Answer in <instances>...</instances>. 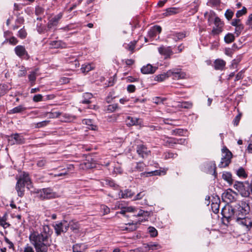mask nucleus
<instances>
[{
  "label": "nucleus",
  "mask_w": 252,
  "mask_h": 252,
  "mask_svg": "<svg viewBox=\"0 0 252 252\" xmlns=\"http://www.w3.org/2000/svg\"><path fill=\"white\" fill-rule=\"evenodd\" d=\"M180 12V9L177 7H170L166 8L164 12L162 13V15L164 17H167L176 14Z\"/></svg>",
  "instance_id": "4be33fe9"
},
{
  "label": "nucleus",
  "mask_w": 252,
  "mask_h": 252,
  "mask_svg": "<svg viewBox=\"0 0 252 252\" xmlns=\"http://www.w3.org/2000/svg\"><path fill=\"white\" fill-rule=\"evenodd\" d=\"M221 214L228 222L235 221L237 217L235 215V208L230 205H226L222 208Z\"/></svg>",
  "instance_id": "20e7f679"
},
{
  "label": "nucleus",
  "mask_w": 252,
  "mask_h": 252,
  "mask_svg": "<svg viewBox=\"0 0 252 252\" xmlns=\"http://www.w3.org/2000/svg\"><path fill=\"white\" fill-rule=\"evenodd\" d=\"M56 233L57 235H60L62 232H66L69 227V224L65 220L56 224L55 226Z\"/></svg>",
  "instance_id": "4468645a"
},
{
  "label": "nucleus",
  "mask_w": 252,
  "mask_h": 252,
  "mask_svg": "<svg viewBox=\"0 0 252 252\" xmlns=\"http://www.w3.org/2000/svg\"><path fill=\"white\" fill-rule=\"evenodd\" d=\"M49 121H44L42 122L37 123L36 125V127L40 128V127L45 126H47L49 124Z\"/></svg>",
  "instance_id": "680f3d73"
},
{
  "label": "nucleus",
  "mask_w": 252,
  "mask_h": 252,
  "mask_svg": "<svg viewBox=\"0 0 252 252\" xmlns=\"http://www.w3.org/2000/svg\"><path fill=\"white\" fill-rule=\"evenodd\" d=\"M156 70V67L152 66L151 64H148L141 68V71L143 74H152L154 73Z\"/></svg>",
  "instance_id": "412c9836"
},
{
  "label": "nucleus",
  "mask_w": 252,
  "mask_h": 252,
  "mask_svg": "<svg viewBox=\"0 0 252 252\" xmlns=\"http://www.w3.org/2000/svg\"><path fill=\"white\" fill-rule=\"evenodd\" d=\"M179 107L185 109H190L192 107V103L189 101H184L178 105Z\"/></svg>",
  "instance_id": "e433bc0d"
},
{
  "label": "nucleus",
  "mask_w": 252,
  "mask_h": 252,
  "mask_svg": "<svg viewBox=\"0 0 252 252\" xmlns=\"http://www.w3.org/2000/svg\"><path fill=\"white\" fill-rule=\"evenodd\" d=\"M83 123L90 126V128H91V129L94 130L96 128V126L92 124V121L90 119L83 120Z\"/></svg>",
  "instance_id": "de8ad7c7"
},
{
  "label": "nucleus",
  "mask_w": 252,
  "mask_h": 252,
  "mask_svg": "<svg viewBox=\"0 0 252 252\" xmlns=\"http://www.w3.org/2000/svg\"><path fill=\"white\" fill-rule=\"evenodd\" d=\"M118 108V104H112L107 106L106 111L109 113H112Z\"/></svg>",
  "instance_id": "ea45409f"
},
{
  "label": "nucleus",
  "mask_w": 252,
  "mask_h": 252,
  "mask_svg": "<svg viewBox=\"0 0 252 252\" xmlns=\"http://www.w3.org/2000/svg\"><path fill=\"white\" fill-rule=\"evenodd\" d=\"M247 13V8L245 7H243L241 10L237 11L236 16L237 18H239L241 16L245 15Z\"/></svg>",
  "instance_id": "5fc2aeb1"
},
{
  "label": "nucleus",
  "mask_w": 252,
  "mask_h": 252,
  "mask_svg": "<svg viewBox=\"0 0 252 252\" xmlns=\"http://www.w3.org/2000/svg\"><path fill=\"white\" fill-rule=\"evenodd\" d=\"M186 36V34L183 32H178L173 34V39L175 41L181 40Z\"/></svg>",
  "instance_id": "58836bf2"
},
{
  "label": "nucleus",
  "mask_w": 252,
  "mask_h": 252,
  "mask_svg": "<svg viewBox=\"0 0 252 252\" xmlns=\"http://www.w3.org/2000/svg\"><path fill=\"white\" fill-rule=\"evenodd\" d=\"M27 35V32L24 29H21L18 32V36L21 39H24Z\"/></svg>",
  "instance_id": "8fccbe9b"
},
{
  "label": "nucleus",
  "mask_w": 252,
  "mask_h": 252,
  "mask_svg": "<svg viewBox=\"0 0 252 252\" xmlns=\"http://www.w3.org/2000/svg\"><path fill=\"white\" fill-rule=\"evenodd\" d=\"M134 193L131 190L126 189L124 191H121L119 193V195L121 196L122 198H126L128 197H131Z\"/></svg>",
  "instance_id": "393cba45"
},
{
  "label": "nucleus",
  "mask_w": 252,
  "mask_h": 252,
  "mask_svg": "<svg viewBox=\"0 0 252 252\" xmlns=\"http://www.w3.org/2000/svg\"><path fill=\"white\" fill-rule=\"evenodd\" d=\"M148 231L152 237H156L158 235V231L156 228L153 227H149L148 228Z\"/></svg>",
  "instance_id": "6e6d98bb"
},
{
  "label": "nucleus",
  "mask_w": 252,
  "mask_h": 252,
  "mask_svg": "<svg viewBox=\"0 0 252 252\" xmlns=\"http://www.w3.org/2000/svg\"><path fill=\"white\" fill-rule=\"evenodd\" d=\"M235 37L232 33H227L224 38L225 42L227 43L232 42L234 40Z\"/></svg>",
  "instance_id": "4c0bfd02"
},
{
  "label": "nucleus",
  "mask_w": 252,
  "mask_h": 252,
  "mask_svg": "<svg viewBox=\"0 0 252 252\" xmlns=\"http://www.w3.org/2000/svg\"><path fill=\"white\" fill-rule=\"evenodd\" d=\"M37 193L41 199H49L55 198L56 194L53 192L50 189H43L39 190Z\"/></svg>",
  "instance_id": "9b49d317"
},
{
  "label": "nucleus",
  "mask_w": 252,
  "mask_h": 252,
  "mask_svg": "<svg viewBox=\"0 0 252 252\" xmlns=\"http://www.w3.org/2000/svg\"><path fill=\"white\" fill-rule=\"evenodd\" d=\"M146 195V192L145 191H142L140 192L139 193H137L136 195L135 196L134 200H140L142 198H143Z\"/></svg>",
  "instance_id": "bf43d9fd"
},
{
  "label": "nucleus",
  "mask_w": 252,
  "mask_h": 252,
  "mask_svg": "<svg viewBox=\"0 0 252 252\" xmlns=\"http://www.w3.org/2000/svg\"><path fill=\"white\" fill-rule=\"evenodd\" d=\"M145 164L143 162L133 163L131 168L132 172H140L144 170Z\"/></svg>",
  "instance_id": "a211bd4d"
},
{
  "label": "nucleus",
  "mask_w": 252,
  "mask_h": 252,
  "mask_svg": "<svg viewBox=\"0 0 252 252\" xmlns=\"http://www.w3.org/2000/svg\"><path fill=\"white\" fill-rule=\"evenodd\" d=\"M8 41L10 44L13 45H15L18 43V40L14 36H12L9 38H6L5 40L4 41L3 43H5Z\"/></svg>",
  "instance_id": "79ce46f5"
},
{
  "label": "nucleus",
  "mask_w": 252,
  "mask_h": 252,
  "mask_svg": "<svg viewBox=\"0 0 252 252\" xmlns=\"http://www.w3.org/2000/svg\"><path fill=\"white\" fill-rule=\"evenodd\" d=\"M234 15L233 12L230 9H227L225 11V16L228 20H230Z\"/></svg>",
  "instance_id": "4d7b16f0"
},
{
  "label": "nucleus",
  "mask_w": 252,
  "mask_h": 252,
  "mask_svg": "<svg viewBox=\"0 0 252 252\" xmlns=\"http://www.w3.org/2000/svg\"><path fill=\"white\" fill-rule=\"evenodd\" d=\"M26 70L24 66H21V69L19 71L18 76L19 77H23L26 75Z\"/></svg>",
  "instance_id": "69168bd1"
},
{
  "label": "nucleus",
  "mask_w": 252,
  "mask_h": 252,
  "mask_svg": "<svg viewBox=\"0 0 252 252\" xmlns=\"http://www.w3.org/2000/svg\"><path fill=\"white\" fill-rule=\"evenodd\" d=\"M208 171L210 173H216V164L213 161H210L207 164Z\"/></svg>",
  "instance_id": "2f4dec72"
},
{
  "label": "nucleus",
  "mask_w": 252,
  "mask_h": 252,
  "mask_svg": "<svg viewBox=\"0 0 252 252\" xmlns=\"http://www.w3.org/2000/svg\"><path fill=\"white\" fill-rule=\"evenodd\" d=\"M169 77L168 71L166 73L159 74L155 77V80L158 82H162Z\"/></svg>",
  "instance_id": "cd10ccee"
},
{
  "label": "nucleus",
  "mask_w": 252,
  "mask_h": 252,
  "mask_svg": "<svg viewBox=\"0 0 252 252\" xmlns=\"http://www.w3.org/2000/svg\"><path fill=\"white\" fill-rule=\"evenodd\" d=\"M101 210L103 213L104 215L107 214L110 212L109 208L104 205L101 206Z\"/></svg>",
  "instance_id": "0e129e2a"
},
{
  "label": "nucleus",
  "mask_w": 252,
  "mask_h": 252,
  "mask_svg": "<svg viewBox=\"0 0 252 252\" xmlns=\"http://www.w3.org/2000/svg\"><path fill=\"white\" fill-rule=\"evenodd\" d=\"M32 99L33 101L35 102L45 100V99H43V96L40 94L34 95Z\"/></svg>",
  "instance_id": "603ef678"
},
{
  "label": "nucleus",
  "mask_w": 252,
  "mask_h": 252,
  "mask_svg": "<svg viewBox=\"0 0 252 252\" xmlns=\"http://www.w3.org/2000/svg\"><path fill=\"white\" fill-rule=\"evenodd\" d=\"M226 63L222 60L217 59L214 62V68L216 70H223L225 66Z\"/></svg>",
  "instance_id": "5701e85b"
},
{
  "label": "nucleus",
  "mask_w": 252,
  "mask_h": 252,
  "mask_svg": "<svg viewBox=\"0 0 252 252\" xmlns=\"http://www.w3.org/2000/svg\"><path fill=\"white\" fill-rule=\"evenodd\" d=\"M63 16V13L60 12L58 14L55 15L54 17L49 19L47 23V28L48 30H51L56 28L58 25L60 20Z\"/></svg>",
  "instance_id": "1a4fd4ad"
},
{
  "label": "nucleus",
  "mask_w": 252,
  "mask_h": 252,
  "mask_svg": "<svg viewBox=\"0 0 252 252\" xmlns=\"http://www.w3.org/2000/svg\"><path fill=\"white\" fill-rule=\"evenodd\" d=\"M212 209H214V210H213L214 212L217 213L219 211V204L217 202L216 203L213 202L212 204Z\"/></svg>",
  "instance_id": "774afa93"
},
{
  "label": "nucleus",
  "mask_w": 252,
  "mask_h": 252,
  "mask_svg": "<svg viewBox=\"0 0 252 252\" xmlns=\"http://www.w3.org/2000/svg\"><path fill=\"white\" fill-rule=\"evenodd\" d=\"M8 143L12 145L14 144H22L25 143V138L23 136L19 133L11 134L8 136Z\"/></svg>",
  "instance_id": "6e6552de"
},
{
  "label": "nucleus",
  "mask_w": 252,
  "mask_h": 252,
  "mask_svg": "<svg viewBox=\"0 0 252 252\" xmlns=\"http://www.w3.org/2000/svg\"><path fill=\"white\" fill-rule=\"evenodd\" d=\"M167 171V168H160L159 170H157L155 171H145L143 173H165Z\"/></svg>",
  "instance_id": "09e8293b"
},
{
  "label": "nucleus",
  "mask_w": 252,
  "mask_h": 252,
  "mask_svg": "<svg viewBox=\"0 0 252 252\" xmlns=\"http://www.w3.org/2000/svg\"><path fill=\"white\" fill-rule=\"evenodd\" d=\"M114 94L115 92L114 91H111L109 93L106 99L107 103H110L111 101L116 97Z\"/></svg>",
  "instance_id": "3c124183"
},
{
  "label": "nucleus",
  "mask_w": 252,
  "mask_h": 252,
  "mask_svg": "<svg viewBox=\"0 0 252 252\" xmlns=\"http://www.w3.org/2000/svg\"><path fill=\"white\" fill-rule=\"evenodd\" d=\"M222 177L229 185H231L233 183L231 174H222Z\"/></svg>",
  "instance_id": "c03bdc74"
},
{
  "label": "nucleus",
  "mask_w": 252,
  "mask_h": 252,
  "mask_svg": "<svg viewBox=\"0 0 252 252\" xmlns=\"http://www.w3.org/2000/svg\"><path fill=\"white\" fill-rule=\"evenodd\" d=\"M238 224L245 226L247 228L249 229L252 225V220L250 218H241L240 216L237 217L235 220Z\"/></svg>",
  "instance_id": "dca6fc26"
},
{
  "label": "nucleus",
  "mask_w": 252,
  "mask_h": 252,
  "mask_svg": "<svg viewBox=\"0 0 252 252\" xmlns=\"http://www.w3.org/2000/svg\"><path fill=\"white\" fill-rule=\"evenodd\" d=\"M94 66L90 63L84 64L82 65L81 70L82 73H85L94 69Z\"/></svg>",
  "instance_id": "f704fd0d"
},
{
  "label": "nucleus",
  "mask_w": 252,
  "mask_h": 252,
  "mask_svg": "<svg viewBox=\"0 0 252 252\" xmlns=\"http://www.w3.org/2000/svg\"><path fill=\"white\" fill-rule=\"evenodd\" d=\"M63 43L61 40H55L51 41L50 43V47L52 48H62Z\"/></svg>",
  "instance_id": "72a5a7b5"
},
{
  "label": "nucleus",
  "mask_w": 252,
  "mask_h": 252,
  "mask_svg": "<svg viewBox=\"0 0 252 252\" xmlns=\"http://www.w3.org/2000/svg\"><path fill=\"white\" fill-rule=\"evenodd\" d=\"M241 24H242L241 23L240 19H238V18L234 19L231 22V25L234 27L238 26Z\"/></svg>",
  "instance_id": "338daca9"
},
{
  "label": "nucleus",
  "mask_w": 252,
  "mask_h": 252,
  "mask_svg": "<svg viewBox=\"0 0 252 252\" xmlns=\"http://www.w3.org/2000/svg\"><path fill=\"white\" fill-rule=\"evenodd\" d=\"M26 110V108L23 105H20L13 108L9 111V114H15L21 113Z\"/></svg>",
  "instance_id": "c85d7f7f"
},
{
  "label": "nucleus",
  "mask_w": 252,
  "mask_h": 252,
  "mask_svg": "<svg viewBox=\"0 0 252 252\" xmlns=\"http://www.w3.org/2000/svg\"><path fill=\"white\" fill-rule=\"evenodd\" d=\"M68 224H69V227L70 226L71 229L73 231L77 230L79 228V224L77 222L71 221Z\"/></svg>",
  "instance_id": "49530a36"
},
{
  "label": "nucleus",
  "mask_w": 252,
  "mask_h": 252,
  "mask_svg": "<svg viewBox=\"0 0 252 252\" xmlns=\"http://www.w3.org/2000/svg\"><path fill=\"white\" fill-rule=\"evenodd\" d=\"M83 99L82 100V103L89 104L91 102L90 99L92 98L93 95L91 93H86L83 94Z\"/></svg>",
  "instance_id": "7c9ffc66"
},
{
  "label": "nucleus",
  "mask_w": 252,
  "mask_h": 252,
  "mask_svg": "<svg viewBox=\"0 0 252 252\" xmlns=\"http://www.w3.org/2000/svg\"><path fill=\"white\" fill-rule=\"evenodd\" d=\"M138 222L136 223H127L126 224L125 226L122 227V230H127L129 231H132L136 229L137 228V224Z\"/></svg>",
  "instance_id": "b1692460"
},
{
  "label": "nucleus",
  "mask_w": 252,
  "mask_h": 252,
  "mask_svg": "<svg viewBox=\"0 0 252 252\" xmlns=\"http://www.w3.org/2000/svg\"><path fill=\"white\" fill-rule=\"evenodd\" d=\"M243 29L244 26L242 24L235 27V33L236 34L237 36H239L240 35Z\"/></svg>",
  "instance_id": "13d9d810"
},
{
  "label": "nucleus",
  "mask_w": 252,
  "mask_h": 252,
  "mask_svg": "<svg viewBox=\"0 0 252 252\" xmlns=\"http://www.w3.org/2000/svg\"><path fill=\"white\" fill-rule=\"evenodd\" d=\"M169 77L172 76L174 80L183 79L186 78V73L182 71L181 69H173L168 70Z\"/></svg>",
  "instance_id": "9d476101"
},
{
  "label": "nucleus",
  "mask_w": 252,
  "mask_h": 252,
  "mask_svg": "<svg viewBox=\"0 0 252 252\" xmlns=\"http://www.w3.org/2000/svg\"><path fill=\"white\" fill-rule=\"evenodd\" d=\"M159 53L164 57V59L170 58V56L173 54L170 47H165L161 46L158 48Z\"/></svg>",
  "instance_id": "f3484780"
},
{
  "label": "nucleus",
  "mask_w": 252,
  "mask_h": 252,
  "mask_svg": "<svg viewBox=\"0 0 252 252\" xmlns=\"http://www.w3.org/2000/svg\"><path fill=\"white\" fill-rule=\"evenodd\" d=\"M17 183L15 189L18 195L22 197L24 195L25 187L30 189L32 187V182L29 174H17L16 177Z\"/></svg>",
  "instance_id": "f03ea898"
},
{
  "label": "nucleus",
  "mask_w": 252,
  "mask_h": 252,
  "mask_svg": "<svg viewBox=\"0 0 252 252\" xmlns=\"http://www.w3.org/2000/svg\"><path fill=\"white\" fill-rule=\"evenodd\" d=\"M222 153L221 161L219 164V167L220 168L227 166L230 163L232 157L231 152L226 147L222 149Z\"/></svg>",
  "instance_id": "39448f33"
},
{
  "label": "nucleus",
  "mask_w": 252,
  "mask_h": 252,
  "mask_svg": "<svg viewBox=\"0 0 252 252\" xmlns=\"http://www.w3.org/2000/svg\"><path fill=\"white\" fill-rule=\"evenodd\" d=\"M52 234L49 226L43 225L41 232L34 231L29 237L31 243L34 246L36 252H47L49 246V239Z\"/></svg>",
  "instance_id": "f257e3e1"
},
{
  "label": "nucleus",
  "mask_w": 252,
  "mask_h": 252,
  "mask_svg": "<svg viewBox=\"0 0 252 252\" xmlns=\"http://www.w3.org/2000/svg\"><path fill=\"white\" fill-rule=\"evenodd\" d=\"M67 61L69 63H73V64L74 65L75 68H77L79 66L78 61L77 58L76 57H69L68 60H67Z\"/></svg>",
  "instance_id": "a19ab883"
},
{
  "label": "nucleus",
  "mask_w": 252,
  "mask_h": 252,
  "mask_svg": "<svg viewBox=\"0 0 252 252\" xmlns=\"http://www.w3.org/2000/svg\"><path fill=\"white\" fill-rule=\"evenodd\" d=\"M136 152L138 155L143 158H147L151 153L150 151L143 144L137 145Z\"/></svg>",
  "instance_id": "2eb2a0df"
},
{
  "label": "nucleus",
  "mask_w": 252,
  "mask_h": 252,
  "mask_svg": "<svg viewBox=\"0 0 252 252\" xmlns=\"http://www.w3.org/2000/svg\"><path fill=\"white\" fill-rule=\"evenodd\" d=\"M165 100V98H160L159 97H156L153 98L154 102L157 104L163 103L164 100Z\"/></svg>",
  "instance_id": "e2e57ef3"
},
{
  "label": "nucleus",
  "mask_w": 252,
  "mask_h": 252,
  "mask_svg": "<svg viewBox=\"0 0 252 252\" xmlns=\"http://www.w3.org/2000/svg\"><path fill=\"white\" fill-rule=\"evenodd\" d=\"M216 27H214L212 31V33L214 35H217L222 32L223 24L220 19L218 16L215 18L213 23Z\"/></svg>",
  "instance_id": "ddd939ff"
},
{
  "label": "nucleus",
  "mask_w": 252,
  "mask_h": 252,
  "mask_svg": "<svg viewBox=\"0 0 252 252\" xmlns=\"http://www.w3.org/2000/svg\"><path fill=\"white\" fill-rule=\"evenodd\" d=\"M185 141V139L182 138L176 139L174 138H168L165 141V145L169 147H172L175 144H182Z\"/></svg>",
  "instance_id": "6ab92c4d"
},
{
  "label": "nucleus",
  "mask_w": 252,
  "mask_h": 252,
  "mask_svg": "<svg viewBox=\"0 0 252 252\" xmlns=\"http://www.w3.org/2000/svg\"><path fill=\"white\" fill-rule=\"evenodd\" d=\"M7 216V215L6 214H4L3 217L0 216V225L2 226L4 228H6L10 225V224L6 222Z\"/></svg>",
  "instance_id": "c756f323"
},
{
  "label": "nucleus",
  "mask_w": 252,
  "mask_h": 252,
  "mask_svg": "<svg viewBox=\"0 0 252 252\" xmlns=\"http://www.w3.org/2000/svg\"><path fill=\"white\" fill-rule=\"evenodd\" d=\"M164 155L165 159L174 158L177 157V154L171 152L165 153Z\"/></svg>",
  "instance_id": "864d4df0"
},
{
  "label": "nucleus",
  "mask_w": 252,
  "mask_h": 252,
  "mask_svg": "<svg viewBox=\"0 0 252 252\" xmlns=\"http://www.w3.org/2000/svg\"><path fill=\"white\" fill-rule=\"evenodd\" d=\"M36 76V70L30 72L29 74L28 79L31 86H32L35 84Z\"/></svg>",
  "instance_id": "a878e982"
},
{
  "label": "nucleus",
  "mask_w": 252,
  "mask_h": 252,
  "mask_svg": "<svg viewBox=\"0 0 252 252\" xmlns=\"http://www.w3.org/2000/svg\"><path fill=\"white\" fill-rule=\"evenodd\" d=\"M204 17L207 19L208 25L210 26L214 23L217 16L215 12L211 10L209 12H206L204 13Z\"/></svg>",
  "instance_id": "aec40b11"
},
{
  "label": "nucleus",
  "mask_w": 252,
  "mask_h": 252,
  "mask_svg": "<svg viewBox=\"0 0 252 252\" xmlns=\"http://www.w3.org/2000/svg\"><path fill=\"white\" fill-rule=\"evenodd\" d=\"M134 210H135V208L131 206L124 207H122L121 208V211L119 212H117V214L119 213V214L125 215L126 212H134Z\"/></svg>",
  "instance_id": "473e14b6"
},
{
  "label": "nucleus",
  "mask_w": 252,
  "mask_h": 252,
  "mask_svg": "<svg viewBox=\"0 0 252 252\" xmlns=\"http://www.w3.org/2000/svg\"><path fill=\"white\" fill-rule=\"evenodd\" d=\"M14 51L16 55L20 58L28 60L30 58V56L26 51L24 46L18 45L14 48Z\"/></svg>",
  "instance_id": "f8f14e48"
},
{
  "label": "nucleus",
  "mask_w": 252,
  "mask_h": 252,
  "mask_svg": "<svg viewBox=\"0 0 252 252\" xmlns=\"http://www.w3.org/2000/svg\"><path fill=\"white\" fill-rule=\"evenodd\" d=\"M220 0H208L207 5L210 6H218L220 5Z\"/></svg>",
  "instance_id": "37998d69"
},
{
  "label": "nucleus",
  "mask_w": 252,
  "mask_h": 252,
  "mask_svg": "<svg viewBox=\"0 0 252 252\" xmlns=\"http://www.w3.org/2000/svg\"><path fill=\"white\" fill-rule=\"evenodd\" d=\"M61 115V113L59 111L56 112H47L45 114V116L50 119H53L59 117Z\"/></svg>",
  "instance_id": "c9c22d12"
},
{
  "label": "nucleus",
  "mask_w": 252,
  "mask_h": 252,
  "mask_svg": "<svg viewBox=\"0 0 252 252\" xmlns=\"http://www.w3.org/2000/svg\"><path fill=\"white\" fill-rule=\"evenodd\" d=\"M237 194L231 189H227L222 194V198L227 203L236 200Z\"/></svg>",
  "instance_id": "0eeeda50"
},
{
  "label": "nucleus",
  "mask_w": 252,
  "mask_h": 252,
  "mask_svg": "<svg viewBox=\"0 0 252 252\" xmlns=\"http://www.w3.org/2000/svg\"><path fill=\"white\" fill-rule=\"evenodd\" d=\"M139 119L137 118L128 116L126 120V125L128 126H134L138 124Z\"/></svg>",
  "instance_id": "bb28decb"
},
{
  "label": "nucleus",
  "mask_w": 252,
  "mask_h": 252,
  "mask_svg": "<svg viewBox=\"0 0 252 252\" xmlns=\"http://www.w3.org/2000/svg\"><path fill=\"white\" fill-rule=\"evenodd\" d=\"M234 188L238 191L240 194L244 197H250L251 194V184L248 182H237L234 185Z\"/></svg>",
  "instance_id": "7ed1b4c3"
},
{
  "label": "nucleus",
  "mask_w": 252,
  "mask_h": 252,
  "mask_svg": "<svg viewBox=\"0 0 252 252\" xmlns=\"http://www.w3.org/2000/svg\"><path fill=\"white\" fill-rule=\"evenodd\" d=\"M250 211V207L248 204L245 202H242L235 206V212L236 216L238 218L239 216H244L247 214Z\"/></svg>",
  "instance_id": "423d86ee"
},
{
  "label": "nucleus",
  "mask_w": 252,
  "mask_h": 252,
  "mask_svg": "<svg viewBox=\"0 0 252 252\" xmlns=\"http://www.w3.org/2000/svg\"><path fill=\"white\" fill-rule=\"evenodd\" d=\"M161 32V28L159 26H155L153 27L152 30H151L149 32V35H151V33H159Z\"/></svg>",
  "instance_id": "a18cd8bd"
},
{
  "label": "nucleus",
  "mask_w": 252,
  "mask_h": 252,
  "mask_svg": "<svg viewBox=\"0 0 252 252\" xmlns=\"http://www.w3.org/2000/svg\"><path fill=\"white\" fill-rule=\"evenodd\" d=\"M44 11V9L39 6L35 7V13L36 15H39L43 14Z\"/></svg>",
  "instance_id": "052dcab7"
}]
</instances>
